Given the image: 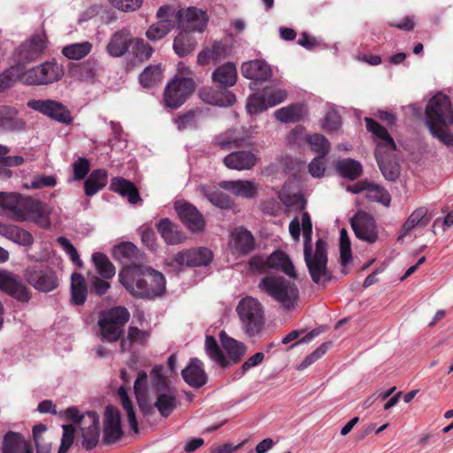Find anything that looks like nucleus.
Masks as SVG:
<instances>
[{"label": "nucleus", "mask_w": 453, "mask_h": 453, "mask_svg": "<svg viewBox=\"0 0 453 453\" xmlns=\"http://www.w3.org/2000/svg\"><path fill=\"white\" fill-rule=\"evenodd\" d=\"M87 418L89 420L88 426L81 427L83 438L81 444L87 450H91L97 445L99 440V416L96 411H88Z\"/></svg>", "instance_id": "nucleus-24"}, {"label": "nucleus", "mask_w": 453, "mask_h": 453, "mask_svg": "<svg viewBox=\"0 0 453 453\" xmlns=\"http://www.w3.org/2000/svg\"><path fill=\"white\" fill-rule=\"evenodd\" d=\"M432 219V215L429 213L426 207H418L414 210L411 214L405 220L403 225L402 230L398 236V241L411 234L413 230H419L426 227Z\"/></svg>", "instance_id": "nucleus-21"}, {"label": "nucleus", "mask_w": 453, "mask_h": 453, "mask_svg": "<svg viewBox=\"0 0 453 453\" xmlns=\"http://www.w3.org/2000/svg\"><path fill=\"white\" fill-rule=\"evenodd\" d=\"M107 184V173L104 170L93 171L85 181V194L94 196Z\"/></svg>", "instance_id": "nucleus-41"}, {"label": "nucleus", "mask_w": 453, "mask_h": 453, "mask_svg": "<svg viewBox=\"0 0 453 453\" xmlns=\"http://www.w3.org/2000/svg\"><path fill=\"white\" fill-rule=\"evenodd\" d=\"M198 188L201 194H203L215 206L222 209L231 207L232 203L230 198L222 191L215 189L214 187L209 185H201Z\"/></svg>", "instance_id": "nucleus-36"}, {"label": "nucleus", "mask_w": 453, "mask_h": 453, "mask_svg": "<svg viewBox=\"0 0 453 453\" xmlns=\"http://www.w3.org/2000/svg\"><path fill=\"white\" fill-rule=\"evenodd\" d=\"M226 55L227 50L226 46L221 42H215L211 48L205 49L198 54L197 63L200 65H206L226 58Z\"/></svg>", "instance_id": "nucleus-34"}, {"label": "nucleus", "mask_w": 453, "mask_h": 453, "mask_svg": "<svg viewBox=\"0 0 453 453\" xmlns=\"http://www.w3.org/2000/svg\"><path fill=\"white\" fill-rule=\"evenodd\" d=\"M241 70L245 78L255 81H265L273 75L271 66L260 59L243 63Z\"/></svg>", "instance_id": "nucleus-23"}, {"label": "nucleus", "mask_w": 453, "mask_h": 453, "mask_svg": "<svg viewBox=\"0 0 453 453\" xmlns=\"http://www.w3.org/2000/svg\"><path fill=\"white\" fill-rule=\"evenodd\" d=\"M25 280L41 292H50L58 286V279L55 271L43 265L27 266L23 272Z\"/></svg>", "instance_id": "nucleus-8"}, {"label": "nucleus", "mask_w": 453, "mask_h": 453, "mask_svg": "<svg viewBox=\"0 0 453 453\" xmlns=\"http://www.w3.org/2000/svg\"><path fill=\"white\" fill-rule=\"evenodd\" d=\"M224 164L229 169L250 170L257 163L256 156L250 151H236L224 157Z\"/></svg>", "instance_id": "nucleus-26"}, {"label": "nucleus", "mask_w": 453, "mask_h": 453, "mask_svg": "<svg viewBox=\"0 0 453 453\" xmlns=\"http://www.w3.org/2000/svg\"><path fill=\"white\" fill-rule=\"evenodd\" d=\"M367 129L377 137L375 157L385 179L395 181L400 176L401 167L395 158V143L388 130L370 118L365 119Z\"/></svg>", "instance_id": "nucleus-3"}, {"label": "nucleus", "mask_w": 453, "mask_h": 453, "mask_svg": "<svg viewBox=\"0 0 453 453\" xmlns=\"http://www.w3.org/2000/svg\"><path fill=\"white\" fill-rule=\"evenodd\" d=\"M27 106L40 113L63 124H71L73 118L70 111L62 103L52 99H34Z\"/></svg>", "instance_id": "nucleus-12"}, {"label": "nucleus", "mask_w": 453, "mask_h": 453, "mask_svg": "<svg viewBox=\"0 0 453 453\" xmlns=\"http://www.w3.org/2000/svg\"><path fill=\"white\" fill-rule=\"evenodd\" d=\"M230 247L233 252L247 254L255 247V239L250 232L237 228L231 234Z\"/></svg>", "instance_id": "nucleus-27"}, {"label": "nucleus", "mask_w": 453, "mask_h": 453, "mask_svg": "<svg viewBox=\"0 0 453 453\" xmlns=\"http://www.w3.org/2000/svg\"><path fill=\"white\" fill-rule=\"evenodd\" d=\"M46 46L42 35H35L21 44L14 52V58L19 64H26L38 58Z\"/></svg>", "instance_id": "nucleus-16"}, {"label": "nucleus", "mask_w": 453, "mask_h": 453, "mask_svg": "<svg viewBox=\"0 0 453 453\" xmlns=\"http://www.w3.org/2000/svg\"><path fill=\"white\" fill-rule=\"evenodd\" d=\"M40 65L28 69L22 73L19 76L20 81L28 85H44L40 74Z\"/></svg>", "instance_id": "nucleus-59"}, {"label": "nucleus", "mask_w": 453, "mask_h": 453, "mask_svg": "<svg viewBox=\"0 0 453 453\" xmlns=\"http://www.w3.org/2000/svg\"><path fill=\"white\" fill-rule=\"evenodd\" d=\"M264 94L270 107L275 106L284 102L288 97V92L282 88L270 89L268 88L264 89Z\"/></svg>", "instance_id": "nucleus-58"}, {"label": "nucleus", "mask_w": 453, "mask_h": 453, "mask_svg": "<svg viewBox=\"0 0 453 453\" xmlns=\"http://www.w3.org/2000/svg\"><path fill=\"white\" fill-rule=\"evenodd\" d=\"M304 259L312 281L325 288L333 279V274L327 268V257H304Z\"/></svg>", "instance_id": "nucleus-17"}, {"label": "nucleus", "mask_w": 453, "mask_h": 453, "mask_svg": "<svg viewBox=\"0 0 453 453\" xmlns=\"http://www.w3.org/2000/svg\"><path fill=\"white\" fill-rule=\"evenodd\" d=\"M269 107L270 105L264 92L251 95L247 102V110L250 114L260 113Z\"/></svg>", "instance_id": "nucleus-49"}, {"label": "nucleus", "mask_w": 453, "mask_h": 453, "mask_svg": "<svg viewBox=\"0 0 453 453\" xmlns=\"http://www.w3.org/2000/svg\"><path fill=\"white\" fill-rule=\"evenodd\" d=\"M40 74L44 85L59 81L64 75V68L56 62H45L40 65Z\"/></svg>", "instance_id": "nucleus-42"}, {"label": "nucleus", "mask_w": 453, "mask_h": 453, "mask_svg": "<svg viewBox=\"0 0 453 453\" xmlns=\"http://www.w3.org/2000/svg\"><path fill=\"white\" fill-rule=\"evenodd\" d=\"M305 115L306 110L300 104H289L274 111V117L282 123L300 121Z\"/></svg>", "instance_id": "nucleus-33"}, {"label": "nucleus", "mask_w": 453, "mask_h": 453, "mask_svg": "<svg viewBox=\"0 0 453 453\" xmlns=\"http://www.w3.org/2000/svg\"><path fill=\"white\" fill-rule=\"evenodd\" d=\"M151 275L148 265H130L125 266L119 274L120 283L134 296L154 299L161 297L166 291V280L162 273H155V284L148 287L146 277Z\"/></svg>", "instance_id": "nucleus-1"}, {"label": "nucleus", "mask_w": 453, "mask_h": 453, "mask_svg": "<svg viewBox=\"0 0 453 453\" xmlns=\"http://www.w3.org/2000/svg\"><path fill=\"white\" fill-rule=\"evenodd\" d=\"M426 122L431 134L448 147H453V134L448 127L453 124V106L449 96L435 94L425 110Z\"/></svg>", "instance_id": "nucleus-2"}, {"label": "nucleus", "mask_w": 453, "mask_h": 453, "mask_svg": "<svg viewBox=\"0 0 453 453\" xmlns=\"http://www.w3.org/2000/svg\"><path fill=\"white\" fill-rule=\"evenodd\" d=\"M258 288L287 310L294 309L297 304L299 298L297 286L280 275L267 273L260 280Z\"/></svg>", "instance_id": "nucleus-5"}, {"label": "nucleus", "mask_w": 453, "mask_h": 453, "mask_svg": "<svg viewBox=\"0 0 453 453\" xmlns=\"http://www.w3.org/2000/svg\"><path fill=\"white\" fill-rule=\"evenodd\" d=\"M174 207L180 219L190 231L199 232L203 229L204 219L195 206L184 201H178Z\"/></svg>", "instance_id": "nucleus-18"}, {"label": "nucleus", "mask_w": 453, "mask_h": 453, "mask_svg": "<svg viewBox=\"0 0 453 453\" xmlns=\"http://www.w3.org/2000/svg\"><path fill=\"white\" fill-rule=\"evenodd\" d=\"M236 79V68L232 63L222 65L212 73V80L224 86L231 87L234 85Z\"/></svg>", "instance_id": "nucleus-39"}, {"label": "nucleus", "mask_w": 453, "mask_h": 453, "mask_svg": "<svg viewBox=\"0 0 453 453\" xmlns=\"http://www.w3.org/2000/svg\"><path fill=\"white\" fill-rule=\"evenodd\" d=\"M219 187L237 196L248 199L255 197L258 190V187L254 181L242 180L221 181Z\"/></svg>", "instance_id": "nucleus-25"}, {"label": "nucleus", "mask_w": 453, "mask_h": 453, "mask_svg": "<svg viewBox=\"0 0 453 453\" xmlns=\"http://www.w3.org/2000/svg\"><path fill=\"white\" fill-rule=\"evenodd\" d=\"M111 189L122 196H127L128 202L132 204H135L141 200L134 184L122 177H115L111 180Z\"/></svg>", "instance_id": "nucleus-30"}, {"label": "nucleus", "mask_w": 453, "mask_h": 453, "mask_svg": "<svg viewBox=\"0 0 453 453\" xmlns=\"http://www.w3.org/2000/svg\"><path fill=\"white\" fill-rule=\"evenodd\" d=\"M171 31L169 25L165 26L159 21L152 24L146 31V36L151 41H157L164 38Z\"/></svg>", "instance_id": "nucleus-60"}, {"label": "nucleus", "mask_w": 453, "mask_h": 453, "mask_svg": "<svg viewBox=\"0 0 453 453\" xmlns=\"http://www.w3.org/2000/svg\"><path fill=\"white\" fill-rule=\"evenodd\" d=\"M157 230L162 238L170 245H176L183 242L185 235L179 231L177 226L169 219H164L157 224Z\"/></svg>", "instance_id": "nucleus-32"}, {"label": "nucleus", "mask_w": 453, "mask_h": 453, "mask_svg": "<svg viewBox=\"0 0 453 453\" xmlns=\"http://www.w3.org/2000/svg\"><path fill=\"white\" fill-rule=\"evenodd\" d=\"M3 453H33V449L19 434L8 432L4 437Z\"/></svg>", "instance_id": "nucleus-29"}, {"label": "nucleus", "mask_w": 453, "mask_h": 453, "mask_svg": "<svg viewBox=\"0 0 453 453\" xmlns=\"http://www.w3.org/2000/svg\"><path fill=\"white\" fill-rule=\"evenodd\" d=\"M92 50V43L82 42L68 44L62 48V54L72 60H81L88 56Z\"/></svg>", "instance_id": "nucleus-43"}, {"label": "nucleus", "mask_w": 453, "mask_h": 453, "mask_svg": "<svg viewBox=\"0 0 453 453\" xmlns=\"http://www.w3.org/2000/svg\"><path fill=\"white\" fill-rule=\"evenodd\" d=\"M206 11L190 6L178 11V26L180 30L189 33H203L208 25Z\"/></svg>", "instance_id": "nucleus-11"}, {"label": "nucleus", "mask_w": 453, "mask_h": 453, "mask_svg": "<svg viewBox=\"0 0 453 453\" xmlns=\"http://www.w3.org/2000/svg\"><path fill=\"white\" fill-rule=\"evenodd\" d=\"M122 435L120 412L118 408L108 405L104 411L103 441L105 444H112Z\"/></svg>", "instance_id": "nucleus-14"}, {"label": "nucleus", "mask_w": 453, "mask_h": 453, "mask_svg": "<svg viewBox=\"0 0 453 453\" xmlns=\"http://www.w3.org/2000/svg\"><path fill=\"white\" fill-rule=\"evenodd\" d=\"M150 336V334L149 331L141 330L136 326H129L127 338L121 339V349L123 351H128L134 344L144 346Z\"/></svg>", "instance_id": "nucleus-35"}, {"label": "nucleus", "mask_w": 453, "mask_h": 453, "mask_svg": "<svg viewBox=\"0 0 453 453\" xmlns=\"http://www.w3.org/2000/svg\"><path fill=\"white\" fill-rule=\"evenodd\" d=\"M88 296V286L85 278L79 273H73L71 276V303L75 305H82Z\"/></svg>", "instance_id": "nucleus-31"}, {"label": "nucleus", "mask_w": 453, "mask_h": 453, "mask_svg": "<svg viewBox=\"0 0 453 453\" xmlns=\"http://www.w3.org/2000/svg\"><path fill=\"white\" fill-rule=\"evenodd\" d=\"M189 34V32L181 30L173 41V50L180 57L188 56L196 48V42Z\"/></svg>", "instance_id": "nucleus-40"}, {"label": "nucleus", "mask_w": 453, "mask_h": 453, "mask_svg": "<svg viewBox=\"0 0 453 453\" xmlns=\"http://www.w3.org/2000/svg\"><path fill=\"white\" fill-rule=\"evenodd\" d=\"M222 346L234 364L239 363L246 353L247 347L244 343L231 337L221 339Z\"/></svg>", "instance_id": "nucleus-44"}, {"label": "nucleus", "mask_w": 453, "mask_h": 453, "mask_svg": "<svg viewBox=\"0 0 453 453\" xmlns=\"http://www.w3.org/2000/svg\"><path fill=\"white\" fill-rule=\"evenodd\" d=\"M250 270L255 273H269L272 269L280 270L289 278L296 279V273L289 257H251Z\"/></svg>", "instance_id": "nucleus-10"}, {"label": "nucleus", "mask_w": 453, "mask_h": 453, "mask_svg": "<svg viewBox=\"0 0 453 453\" xmlns=\"http://www.w3.org/2000/svg\"><path fill=\"white\" fill-rule=\"evenodd\" d=\"M133 51L140 61L149 60L153 53L152 47L142 39L134 38L133 41Z\"/></svg>", "instance_id": "nucleus-51"}, {"label": "nucleus", "mask_w": 453, "mask_h": 453, "mask_svg": "<svg viewBox=\"0 0 453 453\" xmlns=\"http://www.w3.org/2000/svg\"><path fill=\"white\" fill-rule=\"evenodd\" d=\"M8 237L25 246L31 244L33 242V237L27 231L14 226H12Z\"/></svg>", "instance_id": "nucleus-61"}, {"label": "nucleus", "mask_w": 453, "mask_h": 453, "mask_svg": "<svg viewBox=\"0 0 453 453\" xmlns=\"http://www.w3.org/2000/svg\"><path fill=\"white\" fill-rule=\"evenodd\" d=\"M57 183L55 177L50 175H36L33 178L29 185H26L27 188L39 189L44 187H54Z\"/></svg>", "instance_id": "nucleus-62"}, {"label": "nucleus", "mask_w": 453, "mask_h": 453, "mask_svg": "<svg viewBox=\"0 0 453 453\" xmlns=\"http://www.w3.org/2000/svg\"><path fill=\"white\" fill-rule=\"evenodd\" d=\"M205 351L206 354L221 367L226 368L229 365V361L226 358L223 351L218 344V342L213 336L207 335L205 338Z\"/></svg>", "instance_id": "nucleus-47"}, {"label": "nucleus", "mask_w": 453, "mask_h": 453, "mask_svg": "<svg viewBox=\"0 0 453 453\" xmlns=\"http://www.w3.org/2000/svg\"><path fill=\"white\" fill-rule=\"evenodd\" d=\"M157 17L160 23L165 26L169 25L170 29L172 30L174 27L176 21L178 22V11H176L173 6L164 5L158 9Z\"/></svg>", "instance_id": "nucleus-50"}, {"label": "nucleus", "mask_w": 453, "mask_h": 453, "mask_svg": "<svg viewBox=\"0 0 453 453\" xmlns=\"http://www.w3.org/2000/svg\"><path fill=\"white\" fill-rule=\"evenodd\" d=\"M199 96L204 103L219 106H229L235 102L233 93L226 90L217 91L209 87L200 89Z\"/></svg>", "instance_id": "nucleus-28"}, {"label": "nucleus", "mask_w": 453, "mask_h": 453, "mask_svg": "<svg viewBox=\"0 0 453 453\" xmlns=\"http://www.w3.org/2000/svg\"><path fill=\"white\" fill-rule=\"evenodd\" d=\"M173 258L180 266L197 267L210 265L213 257H173Z\"/></svg>", "instance_id": "nucleus-53"}, {"label": "nucleus", "mask_w": 453, "mask_h": 453, "mask_svg": "<svg viewBox=\"0 0 453 453\" xmlns=\"http://www.w3.org/2000/svg\"><path fill=\"white\" fill-rule=\"evenodd\" d=\"M301 228L303 236V255H311L312 223L309 213L306 211L303 212L301 220L295 218L289 223V234L296 242L300 238Z\"/></svg>", "instance_id": "nucleus-19"}, {"label": "nucleus", "mask_w": 453, "mask_h": 453, "mask_svg": "<svg viewBox=\"0 0 453 453\" xmlns=\"http://www.w3.org/2000/svg\"><path fill=\"white\" fill-rule=\"evenodd\" d=\"M235 311L241 329L246 336L254 338L262 334L265 329V317L264 307L257 299L252 296L242 298Z\"/></svg>", "instance_id": "nucleus-6"}, {"label": "nucleus", "mask_w": 453, "mask_h": 453, "mask_svg": "<svg viewBox=\"0 0 453 453\" xmlns=\"http://www.w3.org/2000/svg\"><path fill=\"white\" fill-rule=\"evenodd\" d=\"M98 274L104 279H111L115 275V267L108 257H92Z\"/></svg>", "instance_id": "nucleus-48"}, {"label": "nucleus", "mask_w": 453, "mask_h": 453, "mask_svg": "<svg viewBox=\"0 0 453 453\" xmlns=\"http://www.w3.org/2000/svg\"><path fill=\"white\" fill-rule=\"evenodd\" d=\"M162 66L151 65L146 67L140 75V83L143 88H150L157 85L162 80Z\"/></svg>", "instance_id": "nucleus-46"}, {"label": "nucleus", "mask_w": 453, "mask_h": 453, "mask_svg": "<svg viewBox=\"0 0 453 453\" xmlns=\"http://www.w3.org/2000/svg\"><path fill=\"white\" fill-rule=\"evenodd\" d=\"M351 226L356 236L367 242H374L378 238L375 221L372 216L364 211L357 212L351 219Z\"/></svg>", "instance_id": "nucleus-15"}, {"label": "nucleus", "mask_w": 453, "mask_h": 453, "mask_svg": "<svg viewBox=\"0 0 453 453\" xmlns=\"http://www.w3.org/2000/svg\"><path fill=\"white\" fill-rule=\"evenodd\" d=\"M152 375V387L155 391L159 393H165L171 391L169 388L168 380L162 374V367L156 365L151 372Z\"/></svg>", "instance_id": "nucleus-52"}, {"label": "nucleus", "mask_w": 453, "mask_h": 453, "mask_svg": "<svg viewBox=\"0 0 453 453\" xmlns=\"http://www.w3.org/2000/svg\"><path fill=\"white\" fill-rule=\"evenodd\" d=\"M184 381L194 388H201L208 382V375L203 363L197 357L189 359L188 365L181 371Z\"/></svg>", "instance_id": "nucleus-20"}, {"label": "nucleus", "mask_w": 453, "mask_h": 453, "mask_svg": "<svg viewBox=\"0 0 453 453\" xmlns=\"http://www.w3.org/2000/svg\"><path fill=\"white\" fill-rule=\"evenodd\" d=\"M110 3L117 9L122 12H134L138 10L142 4V0H109Z\"/></svg>", "instance_id": "nucleus-63"}, {"label": "nucleus", "mask_w": 453, "mask_h": 453, "mask_svg": "<svg viewBox=\"0 0 453 453\" xmlns=\"http://www.w3.org/2000/svg\"><path fill=\"white\" fill-rule=\"evenodd\" d=\"M0 207L14 220L31 219L44 228L50 224L49 218L44 214L42 203L29 197H22L15 193L0 192Z\"/></svg>", "instance_id": "nucleus-4"}, {"label": "nucleus", "mask_w": 453, "mask_h": 453, "mask_svg": "<svg viewBox=\"0 0 453 453\" xmlns=\"http://www.w3.org/2000/svg\"><path fill=\"white\" fill-rule=\"evenodd\" d=\"M195 90V81L189 77H176L167 84L164 92L165 106L176 109L182 105Z\"/></svg>", "instance_id": "nucleus-9"}, {"label": "nucleus", "mask_w": 453, "mask_h": 453, "mask_svg": "<svg viewBox=\"0 0 453 453\" xmlns=\"http://www.w3.org/2000/svg\"><path fill=\"white\" fill-rule=\"evenodd\" d=\"M334 166L340 175L350 180L359 177L363 170L361 164L352 158L338 160L334 163Z\"/></svg>", "instance_id": "nucleus-37"}, {"label": "nucleus", "mask_w": 453, "mask_h": 453, "mask_svg": "<svg viewBox=\"0 0 453 453\" xmlns=\"http://www.w3.org/2000/svg\"><path fill=\"white\" fill-rule=\"evenodd\" d=\"M128 311L121 306L101 312L98 326L104 340L117 342L123 334V327L129 320Z\"/></svg>", "instance_id": "nucleus-7"}, {"label": "nucleus", "mask_w": 453, "mask_h": 453, "mask_svg": "<svg viewBox=\"0 0 453 453\" xmlns=\"http://www.w3.org/2000/svg\"><path fill=\"white\" fill-rule=\"evenodd\" d=\"M46 429V426L41 423L33 427V438L36 447V453H50V446L47 443H42V435Z\"/></svg>", "instance_id": "nucleus-55"}, {"label": "nucleus", "mask_w": 453, "mask_h": 453, "mask_svg": "<svg viewBox=\"0 0 453 453\" xmlns=\"http://www.w3.org/2000/svg\"><path fill=\"white\" fill-rule=\"evenodd\" d=\"M176 396L171 391L157 394V401L155 402V407L157 409L162 417H169L176 408Z\"/></svg>", "instance_id": "nucleus-45"}, {"label": "nucleus", "mask_w": 453, "mask_h": 453, "mask_svg": "<svg viewBox=\"0 0 453 453\" xmlns=\"http://www.w3.org/2000/svg\"><path fill=\"white\" fill-rule=\"evenodd\" d=\"M133 41L134 38L128 29H120L111 36L106 50L111 57H121L127 52Z\"/></svg>", "instance_id": "nucleus-22"}, {"label": "nucleus", "mask_w": 453, "mask_h": 453, "mask_svg": "<svg viewBox=\"0 0 453 453\" xmlns=\"http://www.w3.org/2000/svg\"><path fill=\"white\" fill-rule=\"evenodd\" d=\"M331 342H324L320 346H319L314 351H312L310 355H308L303 362L300 364L299 368L300 369H305L309 365L315 363L317 360H319L323 355L326 354V352L328 350V349L331 346Z\"/></svg>", "instance_id": "nucleus-57"}, {"label": "nucleus", "mask_w": 453, "mask_h": 453, "mask_svg": "<svg viewBox=\"0 0 453 453\" xmlns=\"http://www.w3.org/2000/svg\"><path fill=\"white\" fill-rule=\"evenodd\" d=\"M342 125L340 115L334 110L329 111L326 116L323 123V128L327 131H335Z\"/></svg>", "instance_id": "nucleus-64"}, {"label": "nucleus", "mask_w": 453, "mask_h": 453, "mask_svg": "<svg viewBox=\"0 0 453 453\" xmlns=\"http://www.w3.org/2000/svg\"><path fill=\"white\" fill-rule=\"evenodd\" d=\"M63 435L58 453H66L74 441L75 427L73 425H63Z\"/></svg>", "instance_id": "nucleus-56"}, {"label": "nucleus", "mask_w": 453, "mask_h": 453, "mask_svg": "<svg viewBox=\"0 0 453 453\" xmlns=\"http://www.w3.org/2000/svg\"><path fill=\"white\" fill-rule=\"evenodd\" d=\"M0 290L20 303H27L31 299V291L12 273L0 271Z\"/></svg>", "instance_id": "nucleus-13"}, {"label": "nucleus", "mask_w": 453, "mask_h": 453, "mask_svg": "<svg viewBox=\"0 0 453 453\" xmlns=\"http://www.w3.org/2000/svg\"><path fill=\"white\" fill-rule=\"evenodd\" d=\"M203 119V115L199 110H191L185 114L177 117L174 123L178 130H193L198 127Z\"/></svg>", "instance_id": "nucleus-38"}, {"label": "nucleus", "mask_w": 453, "mask_h": 453, "mask_svg": "<svg viewBox=\"0 0 453 453\" xmlns=\"http://www.w3.org/2000/svg\"><path fill=\"white\" fill-rule=\"evenodd\" d=\"M306 142L312 150L321 153L322 156H324L328 151L329 142L322 134H310L306 137Z\"/></svg>", "instance_id": "nucleus-54"}]
</instances>
